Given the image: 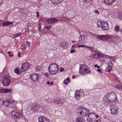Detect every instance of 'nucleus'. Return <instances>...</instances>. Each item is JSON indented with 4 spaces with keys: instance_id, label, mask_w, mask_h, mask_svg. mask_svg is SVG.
<instances>
[{
    "instance_id": "nucleus-20",
    "label": "nucleus",
    "mask_w": 122,
    "mask_h": 122,
    "mask_svg": "<svg viewBox=\"0 0 122 122\" xmlns=\"http://www.w3.org/2000/svg\"><path fill=\"white\" fill-rule=\"evenodd\" d=\"M0 92H2L3 93H7L8 92H10L11 91V90L9 89H2L0 90Z\"/></svg>"
},
{
    "instance_id": "nucleus-61",
    "label": "nucleus",
    "mask_w": 122,
    "mask_h": 122,
    "mask_svg": "<svg viewBox=\"0 0 122 122\" xmlns=\"http://www.w3.org/2000/svg\"><path fill=\"white\" fill-rule=\"evenodd\" d=\"M76 77V76H73L72 77V78H74L75 77Z\"/></svg>"
},
{
    "instance_id": "nucleus-45",
    "label": "nucleus",
    "mask_w": 122,
    "mask_h": 122,
    "mask_svg": "<svg viewBox=\"0 0 122 122\" xmlns=\"http://www.w3.org/2000/svg\"><path fill=\"white\" fill-rule=\"evenodd\" d=\"M85 46L86 47H87L86 46H85L84 45H79V46H78V47H84Z\"/></svg>"
},
{
    "instance_id": "nucleus-63",
    "label": "nucleus",
    "mask_w": 122,
    "mask_h": 122,
    "mask_svg": "<svg viewBox=\"0 0 122 122\" xmlns=\"http://www.w3.org/2000/svg\"><path fill=\"white\" fill-rule=\"evenodd\" d=\"M80 72H81V74H83V71L82 72L81 70H80Z\"/></svg>"
},
{
    "instance_id": "nucleus-60",
    "label": "nucleus",
    "mask_w": 122,
    "mask_h": 122,
    "mask_svg": "<svg viewBox=\"0 0 122 122\" xmlns=\"http://www.w3.org/2000/svg\"><path fill=\"white\" fill-rule=\"evenodd\" d=\"M97 67L98 68H99L100 67V66H97Z\"/></svg>"
},
{
    "instance_id": "nucleus-21",
    "label": "nucleus",
    "mask_w": 122,
    "mask_h": 122,
    "mask_svg": "<svg viewBox=\"0 0 122 122\" xmlns=\"http://www.w3.org/2000/svg\"><path fill=\"white\" fill-rule=\"evenodd\" d=\"M12 22H9L8 21H6L5 22H3L2 23V25L3 26H8L9 25H11L12 24Z\"/></svg>"
},
{
    "instance_id": "nucleus-54",
    "label": "nucleus",
    "mask_w": 122,
    "mask_h": 122,
    "mask_svg": "<svg viewBox=\"0 0 122 122\" xmlns=\"http://www.w3.org/2000/svg\"><path fill=\"white\" fill-rule=\"evenodd\" d=\"M41 28V26H40L39 27V28H38V30H40Z\"/></svg>"
},
{
    "instance_id": "nucleus-26",
    "label": "nucleus",
    "mask_w": 122,
    "mask_h": 122,
    "mask_svg": "<svg viewBox=\"0 0 122 122\" xmlns=\"http://www.w3.org/2000/svg\"><path fill=\"white\" fill-rule=\"evenodd\" d=\"M119 26L118 25H117L115 27V31L116 32H118L119 31Z\"/></svg>"
},
{
    "instance_id": "nucleus-24",
    "label": "nucleus",
    "mask_w": 122,
    "mask_h": 122,
    "mask_svg": "<svg viewBox=\"0 0 122 122\" xmlns=\"http://www.w3.org/2000/svg\"><path fill=\"white\" fill-rule=\"evenodd\" d=\"M112 70V68L110 66L108 65L106 68L105 70L107 72H110Z\"/></svg>"
},
{
    "instance_id": "nucleus-29",
    "label": "nucleus",
    "mask_w": 122,
    "mask_h": 122,
    "mask_svg": "<svg viewBox=\"0 0 122 122\" xmlns=\"http://www.w3.org/2000/svg\"><path fill=\"white\" fill-rule=\"evenodd\" d=\"M14 71L15 73L17 74H21V72H20L19 69H15Z\"/></svg>"
},
{
    "instance_id": "nucleus-11",
    "label": "nucleus",
    "mask_w": 122,
    "mask_h": 122,
    "mask_svg": "<svg viewBox=\"0 0 122 122\" xmlns=\"http://www.w3.org/2000/svg\"><path fill=\"white\" fill-rule=\"evenodd\" d=\"M39 122H50L49 120L47 118L43 116L40 117L39 118Z\"/></svg>"
},
{
    "instance_id": "nucleus-6",
    "label": "nucleus",
    "mask_w": 122,
    "mask_h": 122,
    "mask_svg": "<svg viewBox=\"0 0 122 122\" xmlns=\"http://www.w3.org/2000/svg\"><path fill=\"white\" fill-rule=\"evenodd\" d=\"M11 82L10 79L7 77H5L2 80V83L4 86H8Z\"/></svg>"
},
{
    "instance_id": "nucleus-12",
    "label": "nucleus",
    "mask_w": 122,
    "mask_h": 122,
    "mask_svg": "<svg viewBox=\"0 0 122 122\" xmlns=\"http://www.w3.org/2000/svg\"><path fill=\"white\" fill-rule=\"evenodd\" d=\"M101 28L104 30H107L109 29L108 24L107 22L104 21L102 22Z\"/></svg>"
},
{
    "instance_id": "nucleus-64",
    "label": "nucleus",
    "mask_w": 122,
    "mask_h": 122,
    "mask_svg": "<svg viewBox=\"0 0 122 122\" xmlns=\"http://www.w3.org/2000/svg\"><path fill=\"white\" fill-rule=\"evenodd\" d=\"M97 65H94V66L95 67H97Z\"/></svg>"
},
{
    "instance_id": "nucleus-43",
    "label": "nucleus",
    "mask_w": 122,
    "mask_h": 122,
    "mask_svg": "<svg viewBox=\"0 0 122 122\" xmlns=\"http://www.w3.org/2000/svg\"><path fill=\"white\" fill-rule=\"evenodd\" d=\"M69 82L67 81L66 80H65L64 81V84L65 85L67 84Z\"/></svg>"
},
{
    "instance_id": "nucleus-53",
    "label": "nucleus",
    "mask_w": 122,
    "mask_h": 122,
    "mask_svg": "<svg viewBox=\"0 0 122 122\" xmlns=\"http://www.w3.org/2000/svg\"><path fill=\"white\" fill-rule=\"evenodd\" d=\"M50 83V82L49 81H47V84L48 85H49Z\"/></svg>"
},
{
    "instance_id": "nucleus-55",
    "label": "nucleus",
    "mask_w": 122,
    "mask_h": 122,
    "mask_svg": "<svg viewBox=\"0 0 122 122\" xmlns=\"http://www.w3.org/2000/svg\"><path fill=\"white\" fill-rule=\"evenodd\" d=\"M21 54V53L19 52L18 54V56L19 57H20V55Z\"/></svg>"
},
{
    "instance_id": "nucleus-46",
    "label": "nucleus",
    "mask_w": 122,
    "mask_h": 122,
    "mask_svg": "<svg viewBox=\"0 0 122 122\" xmlns=\"http://www.w3.org/2000/svg\"><path fill=\"white\" fill-rule=\"evenodd\" d=\"M44 75L45 76H47V77H48V75H49V74L47 73H45Z\"/></svg>"
},
{
    "instance_id": "nucleus-40",
    "label": "nucleus",
    "mask_w": 122,
    "mask_h": 122,
    "mask_svg": "<svg viewBox=\"0 0 122 122\" xmlns=\"http://www.w3.org/2000/svg\"><path fill=\"white\" fill-rule=\"evenodd\" d=\"M57 5L59 3H60L61 2H62L63 0H57Z\"/></svg>"
},
{
    "instance_id": "nucleus-47",
    "label": "nucleus",
    "mask_w": 122,
    "mask_h": 122,
    "mask_svg": "<svg viewBox=\"0 0 122 122\" xmlns=\"http://www.w3.org/2000/svg\"><path fill=\"white\" fill-rule=\"evenodd\" d=\"M75 50L74 49L73 50H71V53H73V52H75Z\"/></svg>"
},
{
    "instance_id": "nucleus-14",
    "label": "nucleus",
    "mask_w": 122,
    "mask_h": 122,
    "mask_svg": "<svg viewBox=\"0 0 122 122\" xmlns=\"http://www.w3.org/2000/svg\"><path fill=\"white\" fill-rule=\"evenodd\" d=\"M3 102V104L6 106H10V104L12 103V102L11 101H10V99L9 98H7L6 100H5V101L1 102Z\"/></svg>"
},
{
    "instance_id": "nucleus-41",
    "label": "nucleus",
    "mask_w": 122,
    "mask_h": 122,
    "mask_svg": "<svg viewBox=\"0 0 122 122\" xmlns=\"http://www.w3.org/2000/svg\"><path fill=\"white\" fill-rule=\"evenodd\" d=\"M83 68H82V67H81L80 66V69H79V73H80V74H81V75H83V74H81V72H80V70H81V69H82Z\"/></svg>"
},
{
    "instance_id": "nucleus-38",
    "label": "nucleus",
    "mask_w": 122,
    "mask_h": 122,
    "mask_svg": "<svg viewBox=\"0 0 122 122\" xmlns=\"http://www.w3.org/2000/svg\"><path fill=\"white\" fill-rule=\"evenodd\" d=\"M21 33H19L18 34H15V37H16L17 36H21Z\"/></svg>"
},
{
    "instance_id": "nucleus-42",
    "label": "nucleus",
    "mask_w": 122,
    "mask_h": 122,
    "mask_svg": "<svg viewBox=\"0 0 122 122\" xmlns=\"http://www.w3.org/2000/svg\"><path fill=\"white\" fill-rule=\"evenodd\" d=\"M110 0V2H111L110 3L112 5L113 2H114L116 1V0Z\"/></svg>"
},
{
    "instance_id": "nucleus-4",
    "label": "nucleus",
    "mask_w": 122,
    "mask_h": 122,
    "mask_svg": "<svg viewBox=\"0 0 122 122\" xmlns=\"http://www.w3.org/2000/svg\"><path fill=\"white\" fill-rule=\"evenodd\" d=\"M30 64L28 62L23 63L22 65L20 68L21 71L22 72H25L29 68Z\"/></svg>"
},
{
    "instance_id": "nucleus-5",
    "label": "nucleus",
    "mask_w": 122,
    "mask_h": 122,
    "mask_svg": "<svg viewBox=\"0 0 122 122\" xmlns=\"http://www.w3.org/2000/svg\"><path fill=\"white\" fill-rule=\"evenodd\" d=\"M111 37L110 36L106 35H98L97 36V38L98 39L102 40L110 39Z\"/></svg>"
},
{
    "instance_id": "nucleus-19",
    "label": "nucleus",
    "mask_w": 122,
    "mask_h": 122,
    "mask_svg": "<svg viewBox=\"0 0 122 122\" xmlns=\"http://www.w3.org/2000/svg\"><path fill=\"white\" fill-rule=\"evenodd\" d=\"M76 122H85L84 118L78 117L76 118Z\"/></svg>"
},
{
    "instance_id": "nucleus-34",
    "label": "nucleus",
    "mask_w": 122,
    "mask_h": 122,
    "mask_svg": "<svg viewBox=\"0 0 122 122\" xmlns=\"http://www.w3.org/2000/svg\"><path fill=\"white\" fill-rule=\"evenodd\" d=\"M8 54L10 55L9 56V57H13V54H11V52L10 51H8Z\"/></svg>"
},
{
    "instance_id": "nucleus-56",
    "label": "nucleus",
    "mask_w": 122,
    "mask_h": 122,
    "mask_svg": "<svg viewBox=\"0 0 122 122\" xmlns=\"http://www.w3.org/2000/svg\"><path fill=\"white\" fill-rule=\"evenodd\" d=\"M92 0H85L86 2H89L91 1Z\"/></svg>"
},
{
    "instance_id": "nucleus-52",
    "label": "nucleus",
    "mask_w": 122,
    "mask_h": 122,
    "mask_svg": "<svg viewBox=\"0 0 122 122\" xmlns=\"http://www.w3.org/2000/svg\"><path fill=\"white\" fill-rule=\"evenodd\" d=\"M25 32H27L29 30V29L28 28H26L25 29Z\"/></svg>"
},
{
    "instance_id": "nucleus-10",
    "label": "nucleus",
    "mask_w": 122,
    "mask_h": 122,
    "mask_svg": "<svg viewBox=\"0 0 122 122\" xmlns=\"http://www.w3.org/2000/svg\"><path fill=\"white\" fill-rule=\"evenodd\" d=\"M87 39L86 36L81 35L79 37V41L81 42L86 43L87 42Z\"/></svg>"
},
{
    "instance_id": "nucleus-32",
    "label": "nucleus",
    "mask_w": 122,
    "mask_h": 122,
    "mask_svg": "<svg viewBox=\"0 0 122 122\" xmlns=\"http://www.w3.org/2000/svg\"><path fill=\"white\" fill-rule=\"evenodd\" d=\"M51 2L54 4L57 5V0H50Z\"/></svg>"
},
{
    "instance_id": "nucleus-58",
    "label": "nucleus",
    "mask_w": 122,
    "mask_h": 122,
    "mask_svg": "<svg viewBox=\"0 0 122 122\" xmlns=\"http://www.w3.org/2000/svg\"><path fill=\"white\" fill-rule=\"evenodd\" d=\"M64 70V69L62 68V69L61 70H60V71H63Z\"/></svg>"
},
{
    "instance_id": "nucleus-27",
    "label": "nucleus",
    "mask_w": 122,
    "mask_h": 122,
    "mask_svg": "<svg viewBox=\"0 0 122 122\" xmlns=\"http://www.w3.org/2000/svg\"><path fill=\"white\" fill-rule=\"evenodd\" d=\"M104 2L107 5H111V4H110V0H104Z\"/></svg>"
},
{
    "instance_id": "nucleus-31",
    "label": "nucleus",
    "mask_w": 122,
    "mask_h": 122,
    "mask_svg": "<svg viewBox=\"0 0 122 122\" xmlns=\"http://www.w3.org/2000/svg\"><path fill=\"white\" fill-rule=\"evenodd\" d=\"M61 112L60 111H56L55 112V114L57 116H60Z\"/></svg>"
},
{
    "instance_id": "nucleus-49",
    "label": "nucleus",
    "mask_w": 122,
    "mask_h": 122,
    "mask_svg": "<svg viewBox=\"0 0 122 122\" xmlns=\"http://www.w3.org/2000/svg\"><path fill=\"white\" fill-rule=\"evenodd\" d=\"M36 13L37 14V15H36V16L37 18H38L39 16V13L38 12H37Z\"/></svg>"
},
{
    "instance_id": "nucleus-36",
    "label": "nucleus",
    "mask_w": 122,
    "mask_h": 122,
    "mask_svg": "<svg viewBox=\"0 0 122 122\" xmlns=\"http://www.w3.org/2000/svg\"><path fill=\"white\" fill-rule=\"evenodd\" d=\"M108 93H107L104 96V99H107V98H109V96H108Z\"/></svg>"
},
{
    "instance_id": "nucleus-22",
    "label": "nucleus",
    "mask_w": 122,
    "mask_h": 122,
    "mask_svg": "<svg viewBox=\"0 0 122 122\" xmlns=\"http://www.w3.org/2000/svg\"><path fill=\"white\" fill-rule=\"evenodd\" d=\"M103 102L105 105H108L110 101L108 99H104L103 101Z\"/></svg>"
},
{
    "instance_id": "nucleus-25",
    "label": "nucleus",
    "mask_w": 122,
    "mask_h": 122,
    "mask_svg": "<svg viewBox=\"0 0 122 122\" xmlns=\"http://www.w3.org/2000/svg\"><path fill=\"white\" fill-rule=\"evenodd\" d=\"M103 22V21H98L97 22V26L99 28H101L102 24V22Z\"/></svg>"
},
{
    "instance_id": "nucleus-1",
    "label": "nucleus",
    "mask_w": 122,
    "mask_h": 122,
    "mask_svg": "<svg viewBox=\"0 0 122 122\" xmlns=\"http://www.w3.org/2000/svg\"><path fill=\"white\" fill-rule=\"evenodd\" d=\"M77 114L79 115L82 117H83L88 114V115L89 117V118H88L87 120L89 122H92L97 117H98V116L93 113H88V112L87 111L85 108H81V109H78L77 110Z\"/></svg>"
},
{
    "instance_id": "nucleus-62",
    "label": "nucleus",
    "mask_w": 122,
    "mask_h": 122,
    "mask_svg": "<svg viewBox=\"0 0 122 122\" xmlns=\"http://www.w3.org/2000/svg\"><path fill=\"white\" fill-rule=\"evenodd\" d=\"M53 82H51V85H52V84H53Z\"/></svg>"
},
{
    "instance_id": "nucleus-57",
    "label": "nucleus",
    "mask_w": 122,
    "mask_h": 122,
    "mask_svg": "<svg viewBox=\"0 0 122 122\" xmlns=\"http://www.w3.org/2000/svg\"><path fill=\"white\" fill-rule=\"evenodd\" d=\"M30 31L32 33H34L35 32V31L31 30Z\"/></svg>"
},
{
    "instance_id": "nucleus-37",
    "label": "nucleus",
    "mask_w": 122,
    "mask_h": 122,
    "mask_svg": "<svg viewBox=\"0 0 122 122\" xmlns=\"http://www.w3.org/2000/svg\"><path fill=\"white\" fill-rule=\"evenodd\" d=\"M20 48L23 51L25 50V46L23 45H22L21 46Z\"/></svg>"
},
{
    "instance_id": "nucleus-48",
    "label": "nucleus",
    "mask_w": 122,
    "mask_h": 122,
    "mask_svg": "<svg viewBox=\"0 0 122 122\" xmlns=\"http://www.w3.org/2000/svg\"><path fill=\"white\" fill-rule=\"evenodd\" d=\"M95 12L96 13H97V14H99V12L97 10H96L95 11Z\"/></svg>"
},
{
    "instance_id": "nucleus-59",
    "label": "nucleus",
    "mask_w": 122,
    "mask_h": 122,
    "mask_svg": "<svg viewBox=\"0 0 122 122\" xmlns=\"http://www.w3.org/2000/svg\"><path fill=\"white\" fill-rule=\"evenodd\" d=\"M103 117H104V118H105V116L103 114Z\"/></svg>"
},
{
    "instance_id": "nucleus-9",
    "label": "nucleus",
    "mask_w": 122,
    "mask_h": 122,
    "mask_svg": "<svg viewBox=\"0 0 122 122\" xmlns=\"http://www.w3.org/2000/svg\"><path fill=\"white\" fill-rule=\"evenodd\" d=\"M84 66L85 67H83L82 69L84 71V72L83 74V75H86L87 72L89 73L90 71V68L89 67L87 66L86 65H84Z\"/></svg>"
},
{
    "instance_id": "nucleus-51",
    "label": "nucleus",
    "mask_w": 122,
    "mask_h": 122,
    "mask_svg": "<svg viewBox=\"0 0 122 122\" xmlns=\"http://www.w3.org/2000/svg\"><path fill=\"white\" fill-rule=\"evenodd\" d=\"M66 80V81H68V82H70V81H71L70 80L69 78H67Z\"/></svg>"
},
{
    "instance_id": "nucleus-7",
    "label": "nucleus",
    "mask_w": 122,
    "mask_h": 122,
    "mask_svg": "<svg viewBox=\"0 0 122 122\" xmlns=\"http://www.w3.org/2000/svg\"><path fill=\"white\" fill-rule=\"evenodd\" d=\"M46 21L48 23L52 25L57 22L58 20L56 18L51 17L47 19Z\"/></svg>"
},
{
    "instance_id": "nucleus-44",
    "label": "nucleus",
    "mask_w": 122,
    "mask_h": 122,
    "mask_svg": "<svg viewBox=\"0 0 122 122\" xmlns=\"http://www.w3.org/2000/svg\"><path fill=\"white\" fill-rule=\"evenodd\" d=\"M26 44L27 45V46H30V42L29 41H26Z\"/></svg>"
},
{
    "instance_id": "nucleus-30",
    "label": "nucleus",
    "mask_w": 122,
    "mask_h": 122,
    "mask_svg": "<svg viewBox=\"0 0 122 122\" xmlns=\"http://www.w3.org/2000/svg\"><path fill=\"white\" fill-rule=\"evenodd\" d=\"M117 17L119 19H122V13H119L117 15Z\"/></svg>"
},
{
    "instance_id": "nucleus-39",
    "label": "nucleus",
    "mask_w": 122,
    "mask_h": 122,
    "mask_svg": "<svg viewBox=\"0 0 122 122\" xmlns=\"http://www.w3.org/2000/svg\"><path fill=\"white\" fill-rule=\"evenodd\" d=\"M50 27L49 26H46L44 28V30H45L46 29H47V30H49L50 29Z\"/></svg>"
},
{
    "instance_id": "nucleus-13",
    "label": "nucleus",
    "mask_w": 122,
    "mask_h": 122,
    "mask_svg": "<svg viewBox=\"0 0 122 122\" xmlns=\"http://www.w3.org/2000/svg\"><path fill=\"white\" fill-rule=\"evenodd\" d=\"M109 96V98H110L111 100H113L116 97V94L114 92H112L110 93L108 92V96Z\"/></svg>"
},
{
    "instance_id": "nucleus-18",
    "label": "nucleus",
    "mask_w": 122,
    "mask_h": 122,
    "mask_svg": "<svg viewBox=\"0 0 122 122\" xmlns=\"http://www.w3.org/2000/svg\"><path fill=\"white\" fill-rule=\"evenodd\" d=\"M38 109L39 108L37 107L36 105H35L31 108V109L34 112H38Z\"/></svg>"
},
{
    "instance_id": "nucleus-17",
    "label": "nucleus",
    "mask_w": 122,
    "mask_h": 122,
    "mask_svg": "<svg viewBox=\"0 0 122 122\" xmlns=\"http://www.w3.org/2000/svg\"><path fill=\"white\" fill-rule=\"evenodd\" d=\"M111 113L112 114H117L118 112V110L117 108H115L114 107L111 109Z\"/></svg>"
},
{
    "instance_id": "nucleus-3",
    "label": "nucleus",
    "mask_w": 122,
    "mask_h": 122,
    "mask_svg": "<svg viewBox=\"0 0 122 122\" xmlns=\"http://www.w3.org/2000/svg\"><path fill=\"white\" fill-rule=\"evenodd\" d=\"M30 76L32 80L34 81H39L41 78V76L37 73L30 74Z\"/></svg>"
},
{
    "instance_id": "nucleus-2",
    "label": "nucleus",
    "mask_w": 122,
    "mask_h": 122,
    "mask_svg": "<svg viewBox=\"0 0 122 122\" xmlns=\"http://www.w3.org/2000/svg\"><path fill=\"white\" fill-rule=\"evenodd\" d=\"M57 65L55 63H52L48 67V71L51 75L56 74L58 72Z\"/></svg>"
},
{
    "instance_id": "nucleus-23",
    "label": "nucleus",
    "mask_w": 122,
    "mask_h": 122,
    "mask_svg": "<svg viewBox=\"0 0 122 122\" xmlns=\"http://www.w3.org/2000/svg\"><path fill=\"white\" fill-rule=\"evenodd\" d=\"M66 43L65 42H64L60 43L59 44V46L61 47H62L63 48H65L66 47L67 45Z\"/></svg>"
},
{
    "instance_id": "nucleus-35",
    "label": "nucleus",
    "mask_w": 122,
    "mask_h": 122,
    "mask_svg": "<svg viewBox=\"0 0 122 122\" xmlns=\"http://www.w3.org/2000/svg\"><path fill=\"white\" fill-rule=\"evenodd\" d=\"M122 86V85H118L115 86L117 88L121 89Z\"/></svg>"
},
{
    "instance_id": "nucleus-15",
    "label": "nucleus",
    "mask_w": 122,
    "mask_h": 122,
    "mask_svg": "<svg viewBox=\"0 0 122 122\" xmlns=\"http://www.w3.org/2000/svg\"><path fill=\"white\" fill-rule=\"evenodd\" d=\"M92 57L94 58H99L100 57L101 54L96 51H94L92 54Z\"/></svg>"
},
{
    "instance_id": "nucleus-50",
    "label": "nucleus",
    "mask_w": 122,
    "mask_h": 122,
    "mask_svg": "<svg viewBox=\"0 0 122 122\" xmlns=\"http://www.w3.org/2000/svg\"><path fill=\"white\" fill-rule=\"evenodd\" d=\"M97 71H98L99 72H100V73H102V71L100 69H98L97 70Z\"/></svg>"
},
{
    "instance_id": "nucleus-33",
    "label": "nucleus",
    "mask_w": 122,
    "mask_h": 122,
    "mask_svg": "<svg viewBox=\"0 0 122 122\" xmlns=\"http://www.w3.org/2000/svg\"><path fill=\"white\" fill-rule=\"evenodd\" d=\"M41 68L40 66H36V67L35 70L36 71H39L41 70Z\"/></svg>"
},
{
    "instance_id": "nucleus-8",
    "label": "nucleus",
    "mask_w": 122,
    "mask_h": 122,
    "mask_svg": "<svg viewBox=\"0 0 122 122\" xmlns=\"http://www.w3.org/2000/svg\"><path fill=\"white\" fill-rule=\"evenodd\" d=\"M11 114L12 116L15 117L16 118H19L21 115L20 113L15 111H13L11 113Z\"/></svg>"
},
{
    "instance_id": "nucleus-16",
    "label": "nucleus",
    "mask_w": 122,
    "mask_h": 122,
    "mask_svg": "<svg viewBox=\"0 0 122 122\" xmlns=\"http://www.w3.org/2000/svg\"><path fill=\"white\" fill-rule=\"evenodd\" d=\"M81 93L79 91H77L76 92L75 94V97L77 100H79L81 97Z\"/></svg>"
},
{
    "instance_id": "nucleus-28",
    "label": "nucleus",
    "mask_w": 122,
    "mask_h": 122,
    "mask_svg": "<svg viewBox=\"0 0 122 122\" xmlns=\"http://www.w3.org/2000/svg\"><path fill=\"white\" fill-rule=\"evenodd\" d=\"M56 102L58 104H63V102H64V101H63L62 100H58L57 101V100L56 101Z\"/></svg>"
}]
</instances>
